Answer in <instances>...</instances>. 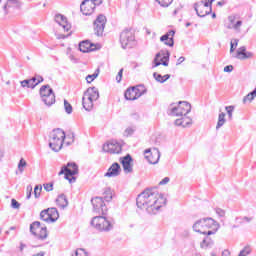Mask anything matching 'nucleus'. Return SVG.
<instances>
[{
    "label": "nucleus",
    "mask_w": 256,
    "mask_h": 256,
    "mask_svg": "<svg viewBox=\"0 0 256 256\" xmlns=\"http://www.w3.org/2000/svg\"><path fill=\"white\" fill-rule=\"evenodd\" d=\"M94 4V7H97L99 5H101V3H103V0H91Z\"/></svg>",
    "instance_id": "obj_54"
},
{
    "label": "nucleus",
    "mask_w": 256,
    "mask_h": 256,
    "mask_svg": "<svg viewBox=\"0 0 256 256\" xmlns=\"http://www.w3.org/2000/svg\"><path fill=\"white\" fill-rule=\"evenodd\" d=\"M79 173V166H77L74 162H69L66 166H62L58 175H65V179L69 181V183H75L77 178L74 175Z\"/></svg>",
    "instance_id": "obj_7"
},
{
    "label": "nucleus",
    "mask_w": 256,
    "mask_h": 256,
    "mask_svg": "<svg viewBox=\"0 0 256 256\" xmlns=\"http://www.w3.org/2000/svg\"><path fill=\"white\" fill-rule=\"evenodd\" d=\"M72 256H89V253H87L85 249L79 248V249H76V251L74 252V254H72Z\"/></svg>",
    "instance_id": "obj_39"
},
{
    "label": "nucleus",
    "mask_w": 256,
    "mask_h": 256,
    "mask_svg": "<svg viewBox=\"0 0 256 256\" xmlns=\"http://www.w3.org/2000/svg\"><path fill=\"white\" fill-rule=\"evenodd\" d=\"M153 77L158 83H165V81H167L171 78V75L166 74V75L162 76L161 74L154 72Z\"/></svg>",
    "instance_id": "obj_28"
},
{
    "label": "nucleus",
    "mask_w": 256,
    "mask_h": 256,
    "mask_svg": "<svg viewBox=\"0 0 256 256\" xmlns=\"http://www.w3.org/2000/svg\"><path fill=\"white\" fill-rule=\"evenodd\" d=\"M216 214L218 215V217H225V210L221 208H216Z\"/></svg>",
    "instance_id": "obj_50"
},
{
    "label": "nucleus",
    "mask_w": 256,
    "mask_h": 256,
    "mask_svg": "<svg viewBox=\"0 0 256 256\" xmlns=\"http://www.w3.org/2000/svg\"><path fill=\"white\" fill-rule=\"evenodd\" d=\"M44 227L45 226H41V222L35 221L30 225V232L32 233V235H35V237H37Z\"/></svg>",
    "instance_id": "obj_25"
},
{
    "label": "nucleus",
    "mask_w": 256,
    "mask_h": 256,
    "mask_svg": "<svg viewBox=\"0 0 256 256\" xmlns=\"http://www.w3.org/2000/svg\"><path fill=\"white\" fill-rule=\"evenodd\" d=\"M65 37H67V36H65L63 34H60V35L57 36V39H65Z\"/></svg>",
    "instance_id": "obj_62"
},
{
    "label": "nucleus",
    "mask_w": 256,
    "mask_h": 256,
    "mask_svg": "<svg viewBox=\"0 0 256 256\" xmlns=\"http://www.w3.org/2000/svg\"><path fill=\"white\" fill-rule=\"evenodd\" d=\"M193 231L200 233L201 235H215L217 229V223L213 218H203L196 221L193 226Z\"/></svg>",
    "instance_id": "obj_2"
},
{
    "label": "nucleus",
    "mask_w": 256,
    "mask_h": 256,
    "mask_svg": "<svg viewBox=\"0 0 256 256\" xmlns=\"http://www.w3.org/2000/svg\"><path fill=\"white\" fill-rule=\"evenodd\" d=\"M193 123V120L189 117H182L180 119L175 120V125L178 127H189Z\"/></svg>",
    "instance_id": "obj_26"
},
{
    "label": "nucleus",
    "mask_w": 256,
    "mask_h": 256,
    "mask_svg": "<svg viewBox=\"0 0 256 256\" xmlns=\"http://www.w3.org/2000/svg\"><path fill=\"white\" fill-rule=\"evenodd\" d=\"M91 225L101 233H109V231H113L115 222L105 216H95L91 220Z\"/></svg>",
    "instance_id": "obj_3"
},
{
    "label": "nucleus",
    "mask_w": 256,
    "mask_h": 256,
    "mask_svg": "<svg viewBox=\"0 0 256 256\" xmlns=\"http://www.w3.org/2000/svg\"><path fill=\"white\" fill-rule=\"evenodd\" d=\"M99 99V90L97 88L92 87L88 88L84 93L82 98V105L86 111H91L93 109V102Z\"/></svg>",
    "instance_id": "obj_6"
},
{
    "label": "nucleus",
    "mask_w": 256,
    "mask_h": 256,
    "mask_svg": "<svg viewBox=\"0 0 256 256\" xmlns=\"http://www.w3.org/2000/svg\"><path fill=\"white\" fill-rule=\"evenodd\" d=\"M26 191V198L31 199V192L33 191V187L31 185L27 186Z\"/></svg>",
    "instance_id": "obj_47"
},
{
    "label": "nucleus",
    "mask_w": 256,
    "mask_h": 256,
    "mask_svg": "<svg viewBox=\"0 0 256 256\" xmlns=\"http://www.w3.org/2000/svg\"><path fill=\"white\" fill-rule=\"evenodd\" d=\"M40 218L42 221H45V223H55V221L59 219V212L57 208H48L41 211Z\"/></svg>",
    "instance_id": "obj_11"
},
{
    "label": "nucleus",
    "mask_w": 256,
    "mask_h": 256,
    "mask_svg": "<svg viewBox=\"0 0 256 256\" xmlns=\"http://www.w3.org/2000/svg\"><path fill=\"white\" fill-rule=\"evenodd\" d=\"M49 236L47 233V227H43L42 231L36 236L38 239H41V241H44Z\"/></svg>",
    "instance_id": "obj_35"
},
{
    "label": "nucleus",
    "mask_w": 256,
    "mask_h": 256,
    "mask_svg": "<svg viewBox=\"0 0 256 256\" xmlns=\"http://www.w3.org/2000/svg\"><path fill=\"white\" fill-rule=\"evenodd\" d=\"M93 209L96 213H105L107 211V206L101 197H95L91 200Z\"/></svg>",
    "instance_id": "obj_17"
},
{
    "label": "nucleus",
    "mask_w": 256,
    "mask_h": 256,
    "mask_svg": "<svg viewBox=\"0 0 256 256\" xmlns=\"http://www.w3.org/2000/svg\"><path fill=\"white\" fill-rule=\"evenodd\" d=\"M44 189L47 192L53 191V183H46V184H44Z\"/></svg>",
    "instance_id": "obj_49"
},
{
    "label": "nucleus",
    "mask_w": 256,
    "mask_h": 256,
    "mask_svg": "<svg viewBox=\"0 0 256 256\" xmlns=\"http://www.w3.org/2000/svg\"><path fill=\"white\" fill-rule=\"evenodd\" d=\"M103 151L110 154H119L122 151L121 144L117 141L107 142L103 145Z\"/></svg>",
    "instance_id": "obj_15"
},
{
    "label": "nucleus",
    "mask_w": 256,
    "mask_h": 256,
    "mask_svg": "<svg viewBox=\"0 0 256 256\" xmlns=\"http://www.w3.org/2000/svg\"><path fill=\"white\" fill-rule=\"evenodd\" d=\"M194 11H196L198 17H207L213 11V7L209 2L201 0L194 4Z\"/></svg>",
    "instance_id": "obj_10"
},
{
    "label": "nucleus",
    "mask_w": 256,
    "mask_h": 256,
    "mask_svg": "<svg viewBox=\"0 0 256 256\" xmlns=\"http://www.w3.org/2000/svg\"><path fill=\"white\" fill-rule=\"evenodd\" d=\"M121 175V165L119 163L114 162L104 174V177H119Z\"/></svg>",
    "instance_id": "obj_20"
},
{
    "label": "nucleus",
    "mask_w": 256,
    "mask_h": 256,
    "mask_svg": "<svg viewBox=\"0 0 256 256\" xmlns=\"http://www.w3.org/2000/svg\"><path fill=\"white\" fill-rule=\"evenodd\" d=\"M107 24V18L105 15L100 14L94 21V33L97 37H101L105 31V25Z\"/></svg>",
    "instance_id": "obj_12"
},
{
    "label": "nucleus",
    "mask_w": 256,
    "mask_h": 256,
    "mask_svg": "<svg viewBox=\"0 0 256 256\" xmlns=\"http://www.w3.org/2000/svg\"><path fill=\"white\" fill-rule=\"evenodd\" d=\"M97 77H99V73L95 72L94 74L86 76V81L87 83H93Z\"/></svg>",
    "instance_id": "obj_42"
},
{
    "label": "nucleus",
    "mask_w": 256,
    "mask_h": 256,
    "mask_svg": "<svg viewBox=\"0 0 256 256\" xmlns=\"http://www.w3.org/2000/svg\"><path fill=\"white\" fill-rule=\"evenodd\" d=\"M26 167H27V161L25 159L21 158L18 163V173H20V175H22V173H24Z\"/></svg>",
    "instance_id": "obj_32"
},
{
    "label": "nucleus",
    "mask_w": 256,
    "mask_h": 256,
    "mask_svg": "<svg viewBox=\"0 0 256 256\" xmlns=\"http://www.w3.org/2000/svg\"><path fill=\"white\" fill-rule=\"evenodd\" d=\"M80 11L83 15H93V11H95V4L91 0H84L80 5Z\"/></svg>",
    "instance_id": "obj_19"
},
{
    "label": "nucleus",
    "mask_w": 256,
    "mask_h": 256,
    "mask_svg": "<svg viewBox=\"0 0 256 256\" xmlns=\"http://www.w3.org/2000/svg\"><path fill=\"white\" fill-rule=\"evenodd\" d=\"M168 111L172 117H185V115L191 113V105L185 101L179 102L178 104H171Z\"/></svg>",
    "instance_id": "obj_5"
},
{
    "label": "nucleus",
    "mask_w": 256,
    "mask_h": 256,
    "mask_svg": "<svg viewBox=\"0 0 256 256\" xmlns=\"http://www.w3.org/2000/svg\"><path fill=\"white\" fill-rule=\"evenodd\" d=\"M247 51V48H245V46L240 47L237 50V55L238 57H243V55H245V52Z\"/></svg>",
    "instance_id": "obj_44"
},
{
    "label": "nucleus",
    "mask_w": 256,
    "mask_h": 256,
    "mask_svg": "<svg viewBox=\"0 0 256 256\" xmlns=\"http://www.w3.org/2000/svg\"><path fill=\"white\" fill-rule=\"evenodd\" d=\"M143 95V92L139 90L137 87L128 88L125 91L124 97L127 101H135V99H139Z\"/></svg>",
    "instance_id": "obj_18"
},
{
    "label": "nucleus",
    "mask_w": 256,
    "mask_h": 256,
    "mask_svg": "<svg viewBox=\"0 0 256 256\" xmlns=\"http://www.w3.org/2000/svg\"><path fill=\"white\" fill-rule=\"evenodd\" d=\"M215 0H206V1H204V3H208V5H211V7H213V2H214Z\"/></svg>",
    "instance_id": "obj_59"
},
{
    "label": "nucleus",
    "mask_w": 256,
    "mask_h": 256,
    "mask_svg": "<svg viewBox=\"0 0 256 256\" xmlns=\"http://www.w3.org/2000/svg\"><path fill=\"white\" fill-rule=\"evenodd\" d=\"M11 207H12V209H19L21 207V204H19V202H17V200L12 199L11 200Z\"/></svg>",
    "instance_id": "obj_45"
},
{
    "label": "nucleus",
    "mask_w": 256,
    "mask_h": 256,
    "mask_svg": "<svg viewBox=\"0 0 256 256\" xmlns=\"http://www.w3.org/2000/svg\"><path fill=\"white\" fill-rule=\"evenodd\" d=\"M134 133H135V127L133 126L126 128L124 131L125 137H131V135H133Z\"/></svg>",
    "instance_id": "obj_40"
},
{
    "label": "nucleus",
    "mask_w": 256,
    "mask_h": 256,
    "mask_svg": "<svg viewBox=\"0 0 256 256\" xmlns=\"http://www.w3.org/2000/svg\"><path fill=\"white\" fill-rule=\"evenodd\" d=\"M64 109L68 115L73 113V106L67 100H64Z\"/></svg>",
    "instance_id": "obj_36"
},
{
    "label": "nucleus",
    "mask_w": 256,
    "mask_h": 256,
    "mask_svg": "<svg viewBox=\"0 0 256 256\" xmlns=\"http://www.w3.org/2000/svg\"><path fill=\"white\" fill-rule=\"evenodd\" d=\"M192 256H201V254H193Z\"/></svg>",
    "instance_id": "obj_64"
},
{
    "label": "nucleus",
    "mask_w": 256,
    "mask_h": 256,
    "mask_svg": "<svg viewBox=\"0 0 256 256\" xmlns=\"http://www.w3.org/2000/svg\"><path fill=\"white\" fill-rule=\"evenodd\" d=\"M251 57H253V53L246 51V52L243 54V56L240 57V59H251Z\"/></svg>",
    "instance_id": "obj_48"
},
{
    "label": "nucleus",
    "mask_w": 256,
    "mask_h": 256,
    "mask_svg": "<svg viewBox=\"0 0 256 256\" xmlns=\"http://www.w3.org/2000/svg\"><path fill=\"white\" fill-rule=\"evenodd\" d=\"M256 97V89H254L252 92H250L248 95H246L244 98H243V103H251V101H253V99H255Z\"/></svg>",
    "instance_id": "obj_33"
},
{
    "label": "nucleus",
    "mask_w": 256,
    "mask_h": 256,
    "mask_svg": "<svg viewBox=\"0 0 256 256\" xmlns=\"http://www.w3.org/2000/svg\"><path fill=\"white\" fill-rule=\"evenodd\" d=\"M169 51L166 52H160L156 54V58L154 59V67H159V65H163L164 67L169 66V57H170Z\"/></svg>",
    "instance_id": "obj_14"
},
{
    "label": "nucleus",
    "mask_w": 256,
    "mask_h": 256,
    "mask_svg": "<svg viewBox=\"0 0 256 256\" xmlns=\"http://www.w3.org/2000/svg\"><path fill=\"white\" fill-rule=\"evenodd\" d=\"M233 51H235V43L231 42L230 53H233Z\"/></svg>",
    "instance_id": "obj_57"
},
{
    "label": "nucleus",
    "mask_w": 256,
    "mask_h": 256,
    "mask_svg": "<svg viewBox=\"0 0 256 256\" xmlns=\"http://www.w3.org/2000/svg\"><path fill=\"white\" fill-rule=\"evenodd\" d=\"M123 79V68L119 70L117 76H116V81L117 83H121V80Z\"/></svg>",
    "instance_id": "obj_46"
},
{
    "label": "nucleus",
    "mask_w": 256,
    "mask_h": 256,
    "mask_svg": "<svg viewBox=\"0 0 256 256\" xmlns=\"http://www.w3.org/2000/svg\"><path fill=\"white\" fill-rule=\"evenodd\" d=\"M228 21L230 23L228 29H234L237 33H241V25H243V21L238 20L235 22V16H229Z\"/></svg>",
    "instance_id": "obj_24"
},
{
    "label": "nucleus",
    "mask_w": 256,
    "mask_h": 256,
    "mask_svg": "<svg viewBox=\"0 0 256 256\" xmlns=\"http://www.w3.org/2000/svg\"><path fill=\"white\" fill-rule=\"evenodd\" d=\"M225 111L227 112L228 115V119L230 121L233 120V112L235 111V106L231 105V106H226L225 107Z\"/></svg>",
    "instance_id": "obj_34"
},
{
    "label": "nucleus",
    "mask_w": 256,
    "mask_h": 256,
    "mask_svg": "<svg viewBox=\"0 0 256 256\" xmlns=\"http://www.w3.org/2000/svg\"><path fill=\"white\" fill-rule=\"evenodd\" d=\"M39 83H43V78L39 75H36L32 79L21 81L20 85L21 87H28V89H35Z\"/></svg>",
    "instance_id": "obj_16"
},
{
    "label": "nucleus",
    "mask_w": 256,
    "mask_h": 256,
    "mask_svg": "<svg viewBox=\"0 0 256 256\" xmlns=\"http://www.w3.org/2000/svg\"><path fill=\"white\" fill-rule=\"evenodd\" d=\"M173 37H175V31L170 30L160 37V41L164 43V45H168V47H173V45H175Z\"/></svg>",
    "instance_id": "obj_22"
},
{
    "label": "nucleus",
    "mask_w": 256,
    "mask_h": 256,
    "mask_svg": "<svg viewBox=\"0 0 256 256\" xmlns=\"http://www.w3.org/2000/svg\"><path fill=\"white\" fill-rule=\"evenodd\" d=\"M56 204L58 205V207H60V209H65V207L69 205V201H67V197L65 195L61 194L56 199Z\"/></svg>",
    "instance_id": "obj_27"
},
{
    "label": "nucleus",
    "mask_w": 256,
    "mask_h": 256,
    "mask_svg": "<svg viewBox=\"0 0 256 256\" xmlns=\"http://www.w3.org/2000/svg\"><path fill=\"white\" fill-rule=\"evenodd\" d=\"M3 157H5V152L0 150V162L3 160Z\"/></svg>",
    "instance_id": "obj_58"
},
{
    "label": "nucleus",
    "mask_w": 256,
    "mask_h": 256,
    "mask_svg": "<svg viewBox=\"0 0 256 256\" xmlns=\"http://www.w3.org/2000/svg\"><path fill=\"white\" fill-rule=\"evenodd\" d=\"M156 2L159 3L161 7H169V5L173 3V0H156Z\"/></svg>",
    "instance_id": "obj_41"
},
{
    "label": "nucleus",
    "mask_w": 256,
    "mask_h": 256,
    "mask_svg": "<svg viewBox=\"0 0 256 256\" xmlns=\"http://www.w3.org/2000/svg\"><path fill=\"white\" fill-rule=\"evenodd\" d=\"M253 249H251V246H245L241 251H240V255L242 256H249L251 255Z\"/></svg>",
    "instance_id": "obj_37"
},
{
    "label": "nucleus",
    "mask_w": 256,
    "mask_h": 256,
    "mask_svg": "<svg viewBox=\"0 0 256 256\" xmlns=\"http://www.w3.org/2000/svg\"><path fill=\"white\" fill-rule=\"evenodd\" d=\"M252 220H253V218L244 216V217L242 218L241 223H250V221H252Z\"/></svg>",
    "instance_id": "obj_53"
},
{
    "label": "nucleus",
    "mask_w": 256,
    "mask_h": 256,
    "mask_svg": "<svg viewBox=\"0 0 256 256\" xmlns=\"http://www.w3.org/2000/svg\"><path fill=\"white\" fill-rule=\"evenodd\" d=\"M144 154L148 163L151 165H157V163H159V159H161V152H159V149L157 148L147 149Z\"/></svg>",
    "instance_id": "obj_13"
},
{
    "label": "nucleus",
    "mask_w": 256,
    "mask_h": 256,
    "mask_svg": "<svg viewBox=\"0 0 256 256\" xmlns=\"http://www.w3.org/2000/svg\"><path fill=\"white\" fill-rule=\"evenodd\" d=\"M55 21L58 23V25H60V27H62V29H64V31H69L71 29V24L67 22V17L57 14L55 16Z\"/></svg>",
    "instance_id": "obj_23"
},
{
    "label": "nucleus",
    "mask_w": 256,
    "mask_h": 256,
    "mask_svg": "<svg viewBox=\"0 0 256 256\" xmlns=\"http://www.w3.org/2000/svg\"><path fill=\"white\" fill-rule=\"evenodd\" d=\"M233 71V65H228L224 67V73H231Z\"/></svg>",
    "instance_id": "obj_52"
},
{
    "label": "nucleus",
    "mask_w": 256,
    "mask_h": 256,
    "mask_svg": "<svg viewBox=\"0 0 256 256\" xmlns=\"http://www.w3.org/2000/svg\"><path fill=\"white\" fill-rule=\"evenodd\" d=\"M121 163L124 169V173H133V158L131 155H126L121 159Z\"/></svg>",
    "instance_id": "obj_21"
},
{
    "label": "nucleus",
    "mask_w": 256,
    "mask_h": 256,
    "mask_svg": "<svg viewBox=\"0 0 256 256\" xmlns=\"http://www.w3.org/2000/svg\"><path fill=\"white\" fill-rule=\"evenodd\" d=\"M201 249H211L213 247V240L211 238L206 237L201 243H200Z\"/></svg>",
    "instance_id": "obj_29"
},
{
    "label": "nucleus",
    "mask_w": 256,
    "mask_h": 256,
    "mask_svg": "<svg viewBox=\"0 0 256 256\" xmlns=\"http://www.w3.org/2000/svg\"><path fill=\"white\" fill-rule=\"evenodd\" d=\"M185 61V57L181 56L178 58L176 65H181Z\"/></svg>",
    "instance_id": "obj_55"
},
{
    "label": "nucleus",
    "mask_w": 256,
    "mask_h": 256,
    "mask_svg": "<svg viewBox=\"0 0 256 256\" xmlns=\"http://www.w3.org/2000/svg\"><path fill=\"white\" fill-rule=\"evenodd\" d=\"M217 5L219 6V7H223V5H225V3L224 2H217Z\"/></svg>",
    "instance_id": "obj_63"
},
{
    "label": "nucleus",
    "mask_w": 256,
    "mask_h": 256,
    "mask_svg": "<svg viewBox=\"0 0 256 256\" xmlns=\"http://www.w3.org/2000/svg\"><path fill=\"white\" fill-rule=\"evenodd\" d=\"M40 97L47 107H51L55 103V93L49 85H44L40 88Z\"/></svg>",
    "instance_id": "obj_9"
},
{
    "label": "nucleus",
    "mask_w": 256,
    "mask_h": 256,
    "mask_svg": "<svg viewBox=\"0 0 256 256\" xmlns=\"http://www.w3.org/2000/svg\"><path fill=\"white\" fill-rule=\"evenodd\" d=\"M232 43H234L235 47H237V45L239 44V39H234Z\"/></svg>",
    "instance_id": "obj_61"
},
{
    "label": "nucleus",
    "mask_w": 256,
    "mask_h": 256,
    "mask_svg": "<svg viewBox=\"0 0 256 256\" xmlns=\"http://www.w3.org/2000/svg\"><path fill=\"white\" fill-rule=\"evenodd\" d=\"M222 256H231V252H229V250H224Z\"/></svg>",
    "instance_id": "obj_56"
},
{
    "label": "nucleus",
    "mask_w": 256,
    "mask_h": 256,
    "mask_svg": "<svg viewBox=\"0 0 256 256\" xmlns=\"http://www.w3.org/2000/svg\"><path fill=\"white\" fill-rule=\"evenodd\" d=\"M225 123H227V120L225 119V112H221L218 115V122L216 125V129L217 130L221 129V127H223V125H225Z\"/></svg>",
    "instance_id": "obj_30"
},
{
    "label": "nucleus",
    "mask_w": 256,
    "mask_h": 256,
    "mask_svg": "<svg viewBox=\"0 0 256 256\" xmlns=\"http://www.w3.org/2000/svg\"><path fill=\"white\" fill-rule=\"evenodd\" d=\"M169 181H171V179L169 177H165L164 179H162L159 182V185H167V183H169Z\"/></svg>",
    "instance_id": "obj_51"
},
{
    "label": "nucleus",
    "mask_w": 256,
    "mask_h": 256,
    "mask_svg": "<svg viewBox=\"0 0 256 256\" xmlns=\"http://www.w3.org/2000/svg\"><path fill=\"white\" fill-rule=\"evenodd\" d=\"M120 44L122 49H131L135 45V34L129 29H125L120 34Z\"/></svg>",
    "instance_id": "obj_8"
},
{
    "label": "nucleus",
    "mask_w": 256,
    "mask_h": 256,
    "mask_svg": "<svg viewBox=\"0 0 256 256\" xmlns=\"http://www.w3.org/2000/svg\"><path fill=\"white\" fill-rule=\"evenodd\" d=\"M41 191H43V186L36 185L34 188V197L36 199H39V197H41Z\"/></svg>",
    "instance_id": "obj_38"
},
{
    "label": "nucleus",
    "mask_w": 256,
    "mask_h": 256,
    "mask_svg": "<svg viewBox=\"0 0 256 256\" xmlns=\"http://www.w3.org/2000/svg\"><path fill=\"white\" fill-rule=\"evenodd\" d=\"M79 50L82 53H88V51H91V44L88 41H83L79 44Z\"/></svg>",
    "instance_id": "obj_31"
},
{
    "label": "nucleus",
    "mask_w": 256,
    "mask_h": 256,
    "mask_svg": "<svg viewBox=\"0 0 256 256\" xmlns=\"http://www.w3.org/2000/svg\"><path fill=\"white\" fill-rule=\"evenodd\" d=\"M63 141H65V131L60 128L54 129L49 135V147L55 153L63 149Z\"/></svg>",
    "instance_id": "obj_4"
},
{
    "label": "nucleus",
    "mask_w": 256,
    "mask_h": 256,
    "mask_svg": "<svg viewBox=\"0 0 256 256\" xmlns=\"http://www.w3.org/2000/svg\"><path fill=\"white\" fill-rule=\"evenodd\" d=\"M113 199V195L111 194V190H106L104 192V201H111Z\"/></svg>",
    "instance_id": "obj_43"
},
{
    "label": "nucleus",
    "mask_w": 256,
    "mask_h": 256,
    "mask_svg": "<svg viewBox=\"0 0 256 256\" xmlns=\"http://www.w3.org/2000/svg\"><path fill=\"white\" fill-rule=\"evenodd\" d=\"M25 247H27V245L20 243V251H23V249H25Z\"/></svg>",
    "instance_id": "obj_60"
},
{
    "label": "nucleus",
    "mask_w": 256,
    "mask_h": 256,
    "mask_svg": "<svg viewBox=\"0 0 256 256\" xmlns=\"http://www.w3.org/2000/svg\"><path fill=\"white\" fill-rule=\"evenodd\" d=\"M167 203V199L163 194L159 193L157 188H149L144 190L136 198V205L139 209H144L149 215H157L159 209Z\"/></svg>",
    "instance_id": "obj_1"
}]
</instances>
